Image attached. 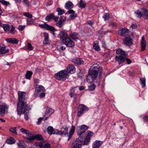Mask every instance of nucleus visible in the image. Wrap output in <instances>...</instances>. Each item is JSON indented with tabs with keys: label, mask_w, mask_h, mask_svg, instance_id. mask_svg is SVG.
I'll list each match as a JSON object with an SVG mask.
<instances>
[{
	"label": "nucleus",
	"mask_w": 148,
	"mask_h": 148,
	"mask_svg": "<svg viewBox=\"0 0 148 148\" xmlns=\"http://www.w3.org/2000/svg\"><path fill=\"white\" fill-rule=\"evenodd\" d=\"M18 94V102L17 109V114L20 116L22 114H25V118L26 120H28V116L26 114L28 113L30 108L25 101V93L24 92L19 91Z\"/></svg>",
	"instance_id": "obj_1"
},
{
	"label": "nucleus",
	"mask_w": 148,
	"mask_h": 148,
	"mask_svg": "<svg viewBox=\"0 0 148 148\" xmlns=\"http://www.w3.org/2000/svg\"><path fill=\"white\" fill-rule=\"evenodd\" d=\"M102 70V68L100 67L97 64L92 65L90 68L89 71V74L87 77V81L89 82L91 80L92 82H96V81L98 73H99V78H101V77Z\"/></svg>",
	"instance_id": "obj_2"
},
{
	"label": "nucleus",
	"mask_w": 148,
	"mask_h": 148,
	"mask_svg": "<svg viewBox=\"0 0 148 148\" xmlns=\"http://www.w3.org/2000/svg\"><path fill=\"white\" fill-rule=\"evenodd\" d=\"M116 53L119 55L118 56H116L115 57V60L118 61L119 64L123 63L125 59L128 64H130L132 62L131 60L128 58H126L127 54L122 50L120 49H118L116 51Z\"/></svg>",
	"instance_id": "obj_3"
},
{
	"label": "nucleus",
	"mask_w": 148,
	"mask_h": 148,
	"mask_svg": "<svg viewBox=\"0 0 148 148\" xmlns=\"http://www.w3.org/2000/svg\"><path fill=\"white\" fill-rule=\"evenodd\" d=\"M75 129V127L72 125L71 130L69 132V127L66 126H63L60 131L58 130V134H64L68 137V141H69L71 136L73 135Z\"/></svg>",
	"instance_id": "obj_4"
},
{
	"label": "nucleus",
	"mask_w": 148,
	"mask_h": 148,
	"mask_svg": "<svg viewBox=\"0 0 148 148\" xmlns=\"http://www.w3.org/2000/svg\"><path fill=\"white\" fill-rule=\"evenodd\" d=\"M55 77L58 80L63 81L68 79L69 76L66 71L63 70L55 74Z\"/></svg>",
	"instance_id": "obj_5"
},
{
	"label": "nucleus",
	"mask_w": 148,
	"mask_h": 148,
	"mask_svg": "<svg viewBox=\"0 0 148 148\" xmlns=\"http://www.w3.org/2000/svg\"><path fill=\"white\" fill-rule=\"evenodd\" d=\"M88 108L83 104H79L78 106L77 116L80 117L86 112L88 111Z\"/></svg>",
	"instance_id": "obj_6"
},
{
	"label": "nucleus",
	"mask_w": 148,
	"mask_h": 148,
	"mask_svg": "<svg viewBox=\"0 0 148 148\" xmlns=\"http://www.w3.org/2000/svg\"><path fill=\"white\" fill-rule=\"evenodd\" d=\"M88 128V126L84 125L78 126L77 128V132L78 134L80 136L82 135Z\"/></svg>",
	"instance_id": "obj_7"
},
{
	"label": "nucleus",
	"mask_w": 148,
	"mask_h": 148,
	"mask_svg": "<svg viewBox=\"0 0 148 148\" xmlns=\"http://www.w3.org/2000/svg\"><path fill=\"white\" fill-rule=\"evenodd\" d=\"M44 87L41 85H37L35 88V91L34 93V96L35 97H37L41 92H43L45 90Z\"/></svg>",
	"instance_id": "obj_8"
},
{
	"label": "nucleus",
	"mask_w": 148,
	"mask_h": 148,
	"mask_svg": "<svg viewBox=\"0 0 148 148\" xmlns=\"http://www.w3.org/2000/svg\"><path fill=\"white\" fill-rule=\"evenodd\" d=\"M58 36L62 42L69 37L67 33L62 30L60 32Z\"/></svg>",
	"instance_id": "obj_9"
},
{
	"label": "nucleus",
	"mask_w": 148,
	"mask_h": 148,
	"mask_svg": "<svg viewBox=\"0 0 148 148\" xmlns=\"http://www.w3.org/2000/svg\"><path fill=\"white\" fill-rule=\"evenodd\" d=\"M62 42L66 46L69 47H72L75 45L74 42L69 37Z\"/></svg>",
	"instance_id": "obj_10"
},
{
	"label": "nucleus",
	"mask_w": 148,
	"mask_h": 148,
	"mask_svg": "<svg viewBox=\"0 0 148 148\" xmlns=\"http://www.w3.org/2000/svg\"><path fill=\"white\" fill-rule=\"evenodd\" d=\"M54 112V110L52 108L49 107H47L45 112V115L44 116L45 120H46L47 119V117L50 116Z\"/></svg>",
	"instance_id": "obj_11"
},
{
	"label": "nucleus",
	"mask_w": 148,
	"mask_h": 148,
	"mask_svg": "<svg viewBox=\"0 0 148 148\" xmlns=\"http://www.w3.org/2000/svg\"><path fill=\"white\" fill-rule=\"evenodd\" d=\"M66 19V18L64 16H60V19L56 23V25L59 27H62L65 22Z\"/></svg>",
	"instance_id": "obj_12"
},
{
	"label": "nucleus",
	"mask_w": 148,
	"mask_h": 148,
	"mask_svg": "<svg viewBox=\"0 0 148 148\" xmlns=\"http://www.w3.org/2000/svg\"><path fill=\"white\" fill-rule=\"evenodd\" d=\"M9 108V106L7 105L5 103H3L0 106V114L3 116L4 114L5 113V112L7 111L8 109Z\"/></svg>",
	"instance_id": "obj_13"
},
{
	"label": "nucleus",
	"mask_w": 148,
	"mask_h": 148,
	"mask_svg": "<svg viewBox=\"0 0 148 148\" xmlns=\"http://www.w3.org/2000/svg\"><path fill=\"white\" fill-rule=\"evenodd\" d=\"M129 30L127 28H125L120 29L119 32V35L123 36H129Z\"/></svg>",
	"instance_id": "obj_14"
},
{
	"label": "nucleus",
	"mask_w": 148,
	"mask_h": 148,
	"mask_svg": "<svg viewBox=\"0 0 148 148\" xmlns=\"http://www.w3.org/2000/svg\"><path fill=\"white\" fill-rule=\"evenodd\" d=\"M133 43V40L132 38L128 36L123 39V44L127 46H130Z\"/></svg>",
	"instance_id": "obj_15"
},
{
	"label": "nucleus",
	"mask_w": 148,
	"mask_h": 148,
	"mask_svg": "<svg viewBox=\"0 0 148 148\" xmlns=\"http://www.w3.org/2000/svg\"><path fill=\"white\" fill-rule=\"evenodd\" d=\"M66 69L67 70L66 72L67 74H73L74 73L75 71V68L73 65H69Z\"/></svg>",
	"instance_id": "obj_16"
},
{
	"label": "nucleus",
	"mask_w": 148,
	"mask_h": 148,
	"mask_svg": "<svg viewBox=\"0 0 148 148\" xmlns=\"http://www.w3.org/2000/svg\"><path fill=\"white\" fill-rule=\"evenodd\" d=\"M9 50L4 45H0V55H2L7 53Z\"/></svg>",
	"instance_id": "obj_17"
},
{
	"label": "nucleus",
	"mask_w": 148,
	"mask_h": 148,
	"mask_svg": "<svg viewBox=\"0 0 148 148\" xmlns=\"http://www.w3.org/2000/svg\"><path fill=\"white\" fill-rule=\"evenodd\" d=\"M47 131L48 134L52 135L53 134H58V130H55L52 126H49L47 128Z\"/></svg>",
	"instance_id": "obj_18"
},
{
	"label": "nucleus",
	"mask_w": 148,
	"mask_h": 148,
	"mask_svg": "<svg viewBox=\"0 0 148 148\" xmlns=\"http://www.w3.org/2000/svg\"><path fill=\"white\" fill-rule=\"evenodd\" d=\"M16 145L18 147V148H26V144L24 141L22 140H18L16 142Z\"/></svg>",
	"instance_id": "obj_19"
},
{
	"label": "nucleus",
	"mask_w": 148,
	"mask_h": 148,
	"mask_svg": "<svg viewBox=\"0 0 148 148\" xmlns=\"http://www.w3.org/2000/svg\"><path fill=\"white\" fill-rule=\"evenodd\" d=\"M142 11V16L145 19H148V10L144 8H141Z\"/></svg>",
	"instance_id": "obj_20"
},
{
	"label": "nucleus",
	"mask_w": 148,
	"mask_h": 148,
	"mask_svg": "<svg viewBox=\"0 0 148 148\" xmlns=\"http://www.w3.org/2000/svg\"><path fill=\"white\" fill-rule=\"evenodd\" d=\"M69 36L71 39L77 41L79 39L77 37L78 34L75 32H71L69 34Z\"/></svg>",
	"instance_id": "obj_21"
},
{
	"label": "nucleus",
	"mask_w": 148,
	"mask_h": 148,
	"mask_svg": "<svg viewBox=\"0 0 148 148\" xmlns=\"http://www.w3.org/2000/svg\"><path fill=\"white\" fill-rule=\"evenodd\" d=\"M72 62L77 65H81L84 63L83 61L80 58H76L73 59L72 60Z\"/></svg>",
	"instance_id": "obj_22"
},
{
	"label": "nucleus",
	"mask_w": 148,
	"mask_h": 148,
	"mask_svg": "<svg viewBox=\"0 0 148 148\" xmlns=\"http://www.w3.org/2000/svg\"><path fill=\"white\" fill-rule=\"evenodd\" d=\"M5 40L9 43L13 44H17L18 42V40L14 38H7Z\"/></svg>",
	"instance_id": "obj_23"
},
{
	"label": "nucleus",
	"mask_w": 148,
	"mask_h": 148,
	"mask_svg": "<svg viewBox=\"0 0 148 148\" xmlns=\"http://www.w3.org/2000/svg\"><path fill=\"white\" fill-rule=\"evenodd\" d=\"M141 44V50L143 51L145 50L146 46V42L144 39L143 36L142 37Z\"/></svg>",
	"instance_id": "obj_24"
},
{
	"label": "nucleus",
	"mask_w": 148,
	"mask_h": 148,
	"mask_svg": "<svg viewBox=\"0 0 148 148\" xmlns=\"http://www.w3.org/2000/svg\"><path fill=\"white\" fill-rule=\"evenodd\" d=\"M44 39L43 41V43L44 45L49 44V35L47 33H44Z\"/></svg>",
	"instance_id": "obj_25"
},
{
	"label": "nucleus",
	"mask_w": 148,
	"mask_h": 148,
	"mask_svg": "<svg viewBox=\"0 0 148 148\" xmlns=\"http://www.w3.org/2000/svg\"><path fill=\"white\" fill-rule=\"evenodd\" d=\"M102 143V141L99 140H96L92 146V148H99Z\"/></svg>",
	"instance_id": "obj_26"
},
{
	"label": "nucleus",
	"mask_w": 148,
	"mask_h": 148,
	"mask_svg": "<svg viewBox=\"0 0 148 148\" xmlns=\"http://www.w3.org/2000/svg\"><path fill=\"white\" fill-rule=\"evenodd\" d=\"M73 6L74 5L71 2L68 1L66 3L65 7L66 9L69 10L73 8Z\"/></svg>",
	"instance_id": "obj_27"
},
{
	"label": "nucleus",
	"mask_w": 148,
	"mask_h": 148,
	"mask_svg": "<svg viewBox=\"0 0 148 148\" xmlns=\"http://www.w3.org/2000/svg\"><path fill=\"white\" fill-rule=\"evenodd\" d=\"M79 136L77 138L75 141V143L77 144L79 143L80 145H81L83 143V138L82 136H83V135H79Z\"/></svg>",
	"instance_id": "obj_28"
},
{
	"label": "nucleus",
	"mask_w": 148,
	"mask_h": 148,
	"mask_svg": "<svg viewBox=\"0 0 148 148\" xmlns=\"http://www.w3.org/2000/svg\"><path fill=\"white\" fill-rule=\"evenodd\" d=\"M93 47V49L96 51H98L100 50V49L98 45V42L97 41L94 42Z\"/></svg>",
	"instance_id": "obj_29"
},
{
	"label": "nucleus",
	"mask_w": 148,
	"mask_h": 148,
	"mask_svg": "<svg viewBox=\"0 0 148 148\" xmlns=\"http://www.w3.org/2000/svg\"><path fill=\"white\" fill-rule=\"evenodd\" d=\"M27 135L26 139L29 140H34V135L29 133V132L28 134Z\"/></svg>",
	"instance_id": "obj_30"
},
{
	"label": "nucleus",
	"mask_w": 148,
	"mask_h": 148,
	"mask_svg": "<svg viewBox=\"0 0 148 148\" xmlns=\"http://www.w3.org/2000/svg\"><path fill=\"white\" fill-rule=\"evenodd\" d=\"M15 140L12 137H10L6 141V143L9 144H12L14 143Z\"/></svg>",
	"instance_id": "obj_31"
},
{
	"label": "nucleus",
	"mask_w": 148,
	"mask_h": 148,
	"mask_svg": "<svg viewBox=\"0 0 148 148\" xmlns=\"http://www.w3.org/2000/svg\"><path fill=\"white\" fill-rule=\"evenodd\" d=\"M86 5L85 1L84 0H81L79 3V7L81 8H83L85 7Z\"/></svg>",
	"instance_id": "obj_32"
},
{
	"label": "nucleus",
	"mask_w": 148,
	"mask_h": 148,
	"mask_svg": "<svg viewBox=\"0 0 148 148\" xmlns=\"http://www.w3.org/2000/svg\"><path fill=\"white\" fill-rule=\"evenodd\" d=\"M32 74L33 73L31 71H27L26 72V73L25 75V77L26 79L30 80Z\"/></svg>",
	"instance_id": "obj_33"
},
{
	"label": "nucleus",
	"mask_w": 148,
	"mask_h": 148,
	"mask_svg": "<svg viewBox=\"0 0 148 148\" xmlns=\"http://www.w3.org/2000/svg\"><path fill=\"white\" fill-rule=\"evenodd\" d=\"M140 83L142 87H144L146 85V79L145 78L141 77L140 79Z\"/></svg>",
	"instance_id": "obj_34"
},
{
	"label": "nucleus",
	"mask_w": 148,
	"mask_h": 148,
	"mask_svg": "<svg viewBox=\"0 0 148 148\" xmlns=\"http://www.w3.org/2000/svg\"><path fill=\"white\" fill-rule=\"evenodd\" d=\"M54 14L53 13L50 14L45 17V20L49 21L51 19L53 18L54 17Z\"/></svg>",
	"instance_id": "obj_35"
},
{
	"label": "nucleus",
	"mask_w": 148,
	"mask_h": 148,
	"mask_svg": "<svg viewBox=\"0 0 148 148\" xmlns=\"http://www.w3.org/2000/svg\"><path fill=\"white\" fill-rule=\"evenodd\" d=\"M4 30L5 32H7L10 30L9 25L8 24H4L1 25Z\"/></svg>",
	"instance_id": "obj_36"
},
{
	"label": "nucleus",
	"mask_w": 148,
	"mask_h": 148,
	"mask_svg": "<svg viewBox=\"0 0 148 148\" xmlns=\"http://www.w3.org/2000/svg\"><path fill=\"white\" fill-rule=\"evenodd\" d=\"M62 43L61 42H59L58 43V46L57 48L59 50H64L66 48L65 47L62 46Z\"/></svg>",
	"instance_id": "obj_37"
},
{
	"label": "nucleus",
	"mask_w": 148,
	"mask_h": 148,
	"mask_svg": "<svg viewBox=\"0 0 148 148\" xmlns=\"http://www.w3.org/2000/svg\"><path fill=\"white\" fill-rule=\"evenodd\" d=\"M47 26V30H50L52 32H54L56 31V29L53 27L49 25L48 24Z\"/></svg>",
	"instance_id": "obj_38"
},
{
	"label": "nucleus",
	"mask_w": 148,
	"mask_h": 148,
	"mask_svg": "<svg viewBox=\"0 0 148 148\" xmlns=\"http://www.w3.org/2000/svg\"><path fill=\"white\" fill-rule=\"evenodd\" d=\"M56 10L58 12V15H61L65 13V11L59 8H57Z\"/></svg>",
	"instance_id": "obj_39"
},
{
	"label": "nucleus",
	"mask_w": 148,
	"mask_h": 148,
	"mask_svg": "<svg viewBox=\"0 0 148 148\" xmlns=\"http://www.w3.org/2000/svg\"><path fill=\"white\" fill-rule=\"evenodd\" d=\"M34 140L36 139L38 140H41L43 139V137L40 134H36L34 135Z\"/></svg>",
	"instance_id": "obj_40"
},
{
	"label": "nucleus",
	"mask_w": 148,
	"mask_h": 148,
	"mask_svg": "<svg viewBox=\"0 0 148 148\" xmlns=\"http://www.w3.org/2000/svg\"><path fill=\"white\" fill-rule=\"evenodd\" d=\"M136 16L138 18H140L142 16V14L141 12L139 10H137L135 12Z\"/></svg>",
	"instance_id": "obj_41"
},
{
	"label": "nucleus",
	"mask_w": 148,
	"mask_h": 148,
	"mask_svg": "<svg viewBox=\"0 0 148 148\" xmlns=\"http://www.w3.org/2000/svg\"><path fill=\"white\" fill-rule=\"evenodd\" d=\"M96 88V85L95 84H91L88 86V89L90 91L94 90Z\"/></svg>",
	"instance_id": "obj_42"
},
{
	"label": "nucleus",
	"mask_w": 148,
	"mask_h": 148,
	"mask_svg": "<svg viewBox=\"0 0 148 148\" xmlns=\"http://www.w3.org/2000/svg\"><path fill=\"white\" fill-rule=\"evenodd\" d=\"M90 140L89 138L86 137L83 142V145H87L90 141Z\"/></svg>",
	"instance_id": "obj_43"
},
{
	"label": "nucleus",
	"mask_w": 148,
	"mask_h": 148,
	"mask_svg": "<svg viewBox=\"0 0 148 148\" xmlns=\"http://www.w3.org/2000/svg\"><path fill=\"white\" fill-rule=\"evenodd\" d=\"M16 127H11L9 129V131L14 134L17 135V133L16 131Z\"/></svg>",
	"instance_id": "obj_44"
},
{
	"label": "nucleus",
	"mask_w": 148,
	"mask_h": 148,
	"mask_svg": "<svg viewBox=\"0 0 148 148\" xmlns=\"http://www.w3.org/2000/svg\"><path fill=\"white\" fill-rule=\"evenodd\" d=\"M75 92V89L73 88H72L69 93V95L71 97H73Z\"/></svg>",
	"instance_id": "obj_45"
},
{
	"label": "nucleus",
	"mask_w": 148,
	"mask_h": 148,
	"mask_svg": "<svg viewBox=\"0 0 148 148\" xmlns=\"http://www.w3.org/2000/svg\"><path fill=\"white\" fill-rule=\"evenodd\" d=\"M27 24L29 25H31L34 24V20L33 19L27 20Z\"/></svg>",
	"instance_id": "obj_46"
},
{
	"label": "nucleus",
	"mask_w": 148,
	"mask_h": 148,
	"mask_svg": "<svg viewBox=\"0 0 148 148\" xmlns=\"http://www.w3.org/2000/svg\"><path fill=\"white\" fill-rule=\"evenodd\" d=\"M103 18L105 21L108 20L110 18L109 14L108 13H105L103 16Z\"/></svg>",
	"instance_id": "obj_47"
},
{
	"label": "nucleus",
	"mask_w": 148,
	"mask_h": 148,
	"mask_svg": "<svg viewBox=\"0 0 148 148\" xmlns=\"http://www.w3.org/2000/svg\"><path fill=\"white\" fill-rule=\"evenodd\" d=\"M87 132V135L86 137H88V138H89L90 139L91 137L93 136L94 134L93 133L92 131H88Z\"/></svg>",
	"instance_id": "obj_48"
},
{
	"label": "nucleus",
	"mask_w": 148,
	"mask_h": 148,
	"mask_svg": "<svg viewBox=\"0 0 148 148\" xmlns=\"http://www.w3.org/2000/svg\"><path fill=\"white\" fill-rule=\"evenodd\" d=\"M20 131L22 133L26 134H28V132H29V131L28 130H25L23 128H21Z\"/></svg>",
	"instance_id": "obj_49"
},
{
	"label": "nucleus",
	"mask_w": 148,
	"mask_h": 148,
	"mask_svg": "<svg viewBox=\"0 0 148 148\" xmlns=\"http://www.w3.org/2000/svg\"><path fill=\"white\" fill-rule=\"evenodd\" d=\"M23 15L29 18H31L32 17V15L29 14L28 12H25L23 14Z\"/></svg>",
	"instance_id": "obj_50"
},
{
	"label": "nucleus",
	"mask_w": 148,
	"mask_h": 148,
	"mask_svg": "<svg viewBox=\"0 0 148 148\" xmlns=\"http://www.w3.org/2000/svg\"><path fill=\"white\" fill-rule=\"evenodd\" d=\"M0 2L4 5H8L10 4L9 2L6 1L4 0H0Z\"/></svg>",
	"instance_id": "obj_51"
},
{
	"label": "nucleus",
	"mask_w": 148,
	"mask_h": 148,
	"mask_svg": "<svg viewBox=\"0 0 148 148\" xmlns=\"http://www.w3.org/2000/svg\"><path fill=\"white\" fill-rule=\"evenodd\" d=\"M11 27L12 28L10 29V32L11 34H14L16 32V30L15 29V28L12 25H11Z\"/></svg>",
	"instance_id": "obj_52"
},
{
	"label": "nucleus",
	"mask_w": 148,
	"mask_h": 148,
	"mask_svg": "<svg viewBox=\"0 0 148 148\" xmlns=\"http://www.w3.org/2000/svg\"><path fill=\"white\" fill-rule=\"evenodd\" d=\"M137 28V25L136 24H132L130 27V29L132 30Z\"/></svg>",
	"instance_id": "obj_53"
},
{
	"label": "nucleus",
	"mask_w": 148,
	"mask_h": 148,
	"mask_svg": "<svg viewBox=\"0 0 148 148\" xmlns=\"http://www.w3.org/2000/svg\"><path fill=\"white\" fill-rule=\"evenodd\" d=\"M47 25V24L45 23L44 24H39V26L41 28H45L46 29Z\"/></svg>",
	"instance_id": "obj_54"
},
{
	"label": "nucleus",
	"mask_w": 148,
	"mask_h": 148,
	"mask_svg": "<svg viewBox=\"0 0 148 148\" xmlns=\"http://www.w3.org/2000/svg\"><path fill=\"white\" fill-rule=\"evenodd\" d=\"M50 145L49 143H45L43 145V148H50Z\"/></svg>",
	"instance_id": "obj_55"
},
{
	"label": "nucleus",
	"mask_w": 148,
	"mask_h": 148,
	"mask_svg": "<svg viewBox=\"0 0 148 148\" xmlns=\"http://www.w3.org/2000/svg\"><path fill=\"white\" fill-rule=\"evenodd\" d=\"M81 146L82 145H80L79 143L77 144L75 143L74 145L73 148H81Z\"/></svg>",
	"instance_id": "obj_56"
},
{
	"label": "nucleus",
	"mask_w": 148,
	"mask_h": 148,
	"mask_svg": "<svg viewBox=\"0 0 148 148\" xmlns=\"http://www.w3.org/2000/svg\"><path fill=\"white\" fill-rule=\"evenodd\" d=\"M33 49V47L32 45L30 43H28V49L29 50H32Z\"/></svg>",
	"instance_id": "obj_57"
},
{
	"label": "nucleus",
	"mask_w": 148,
	"mask_h": 148,
	"mask_svg": "<svg viewBox=\"0 0 148 148\" xmlns=\"http://www.w3.org/2000/svg\"><path fill=\"white\" fill-rule=\"evenodd\" d=\"M25 25L22 26L20 25L18 27V29L20 31H22L25 28Z\"/></svg>",
	"instance_id": "obj_58"
},
{
	"label": "nucleus",
	"mask_w": 148,
	"mask_h": 148,
	"mask_svg": "<svg viewBox=\"0 0 148 148\" xmlns=\"http://www.w3.org/2000/svg\"><path fill=\"white\" fill-rule=\"evenodd\" d=\"M77 16V15L76 14L74 13L70 15L69 17L73 19L74 18L76 17Z\"/></svg>",
	"instance_id": "obj_59"
},
{
	"label": "nucleus",
	"mask_w": 148,
	"mask_h": 148,
	"mask_svg": "<svg viewBox=\"0 0 148 148\" xmlns=\"http://www.w3.org/2000/svg\"><path fill=\"white\" fill-rule=\"evenodd\" d=\"M44 119V118L43 117H40L38 119V121L37 122V124L38 125H39L40 124V123L41 121L42 120Z\"/></svg>",
	"instance_id": "obj_60"
},
{
	"label": "nucleus",
	"mask_w": 148,
	"mask_h": 148,
	"mask_svg": "<svg viewBox=\"0 0 148 148\" xmlns=\"http://www.w3.org/2000/svg\"><path fill=\"white\" fill-rule=\"evenodd\" d=\"M35 71L37 73H40L41 72V70L40 69L36 68H35Z\"/></svg>",
	"instance_id": "obj_61"
},
{
	"label": "nucleus",
	"mask_w": 148,
	"mask_h": 148,
	"mask_svg": "<svg viewBox=\"0 0 148 148\" xmlns=\"http://www.w3.org/2000/svg\"><path fill=\"white\" fill-rule=\"evenodd\" d=\"M23 2L26 5V6H29V2L27 0H23Z\"/></svg>",
	"instance_id": "obj_62"
},
{
	"label": "nucleus",
	"mask_w": 148,
	"mask_h": 148,
	"mask_svg": "<svg viewBox=\"0 0 148 148\" xmlns=\"http://www.w3.org/2000/svg\"><path fill=\"white\" fill-rule=\"evenodd\" d=\"M67 12L69 14H73L75 13V11H74V10H70L68 11Z\"/></svg>",
	"instance_id": "obj_63"
},
{
	"label": "nucleus",
	"mask_w": 148,
	"mask_h": 148,
	"mask_svg": "<svg viewBox=\"0 0 148 148\" xmlns=\"http://www.w3.org/2000/svg\"><path fill=\"white\" fill-rule=\"evenodd\" d=\"M40 94L39 97L41 98H42L45 96V93L44 92H42Z\"/></svg>",
	"instance_id": "obj_64"
}]
</instances>
